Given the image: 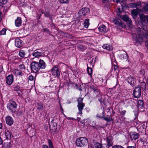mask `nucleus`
Wrapping results in <instances>:
<instances>
[{"instance_id":"nucleus-30","label":"nucleus","mask_w":148,"mask_h":148,"mask_svg":"<svg viewBox=\"0 0 148 148\" xmlns=\"http://www.w3.org/2000/svg\"><path fill=\"white\" fill-rule=\"evenodd\" d=\"M113 88H114L115 90V92L116 93H119L121 91V86L119 85L118 82H116V86Z\"/></svg>"},{"instance_id":"nucleus-25","label":"nucleus","mask_w":148,"mask_h":148,"mask_svg":"<svg viewBox=\"0 0 148 148\" xmlns=\"http://www.w3.org/2000/svg\"><path fill=\"white\" fill-rule=\"evenodd\" d=\"M119 58L122 60H125L126 61L128 58V56L127 53L125 52L123 53H121L118 55Z\"/></svg>"},{"instance_id":"nucleus-44","label":"nucleus","mask_w":148,"mask_h":148,"mask_svg":"<svg viewBox=\"0 0 148 148\" xmlns=\"http://www.w3.org/2000/svg\"><path fill=\"white\" fill-rule=\"evenodd\" d=\"M90 19L88 18L86 19L84 21V25L85 27L88 28L90 25Z\"/></svg>"},{"instance_id":"nucleus-6","label":"nucleus","mask_w":148,"mask_h":148,"mask_svg":"<svg viewBox=\"0 0 148 148\" xmlns=\"http://www.w3.org/2000/svg\"><path fill=\"white\" fill-rule=\"evenodd\" d=\"M127 82L133 87L134 86L136 82V78L135 76L128 77L126 79Z\"/></svg>"},{"instance_id":"nucleus-64","label":"nucleus","mask_w":148,"mask_h":148,"mask_svg":"<svg viewBox=\"0 0 148 148\" xmlns=\"http://www.w3.org/2000/svg\"><path fill=\"white\" fill-rule=\"evenodd\" d=\"M3 138L0 136V145H1L3 143Z\"/></svg>"},{"instance_id":"nucleus-19","label":"nucleus","mask_w":148,"mask_h":148,"mask_svg":"<svg viewBox=\"0 0 148 148\" xmlns=\"http://www.w3.org/2000/svg\"><path fill=\"white\" fill-rule=\"evenodd\" d=\"M122 19L123 21L127 22V25L128 26H130L132 24V21L127 15H125L123 16Z\"/></svg>"},{"instance_id":"nucleus-16","label":"nucleus","mask_w":148,"mask_h":148,"mask_svg":"<svg viewBox=\"0 0 148 148\" xmlns=\"http://www.w3.org/2000/svg\"><path fill=\"white\" fill-rule=\"evenodd\" d=\"M14 88V90L17 92L18 96L20 97H21L22 96L21 93H22V90L20 89V87L18 84L15 85L13 87Z\"/></svg>"},{"instance_id":"nucleus-61","label":"nucleus","mask_w":148,"mask_h":148,"mask_svg":"<svg viewBox=\"0 0 148 148\" xmlns=\"http://www.w3.org/2000/svg\"><path fill=\"white\" fill-rule=\"evenodd\" d=\"M141 125L140 128H142L144 130H145L146 128V126H145V124L143 123L141 124Z\"/></svg>"},{"instance_id":"nucleus-39","label":"nucleus","mask_w":148,"mask_h":148,"mask_svg":"<svg viewBox=\"0 0 148 148\" xmlns=\"http://www.w3.org/2000/svg\"><path fill=\"white\" fill-rule=\"evenodd\" d=\"M15 72V75H16V76H20V77L21 76H22L24 74L21 70L18 69H16Z\"/></svg>"},{"instance_id":"nucleus-41","label":"nucleus","mask_w":148,"mask_h":148,"mask_svg":"<svg viewBox=\"0 0 148 148\" xmlns=\"http://www.w3.org/2000/svg\"><path fill=\"white\" fill-rule=\"evenodd\" d=\"M102 144L99 142H96L94 144L92 148H103Z\"/></svg>"},{"instance_id":"nucleus-27","label":"nucleus","mask_w":148,"mask_h":148,"mask_svg":"<svg viewBox=\"0 0 148 148\" xmlns=\"http://www.w3.org/2000/svg\"><path fill=\"white\" fill-rule=\"evenodd\" d=\"M126 105L127 106H132L135 104L133 99H127L125 100Z\"/></svg>"},{"instance_id":"nucleus-47","label":"nucleus","mask_w":148,"mask_h":148,"mask_svg":"<svg viewBox=\"0 0 148 148\" xmlns=\"http://www.w3.org/2000/svg\"><path fill=\"white\" fill-rule=\"evenodd\" d=\"M114 22L115 24L118 25L119 26L120 25L121 26H122L123 22L121 21L120 22L118 20L114 19Z\"/></svg>"},{"instance_id":"nucleus-62","label":"nucleus","mask_w":148,"mask_h":148,"mask_svg":"<svg viewBox=\"0 0 148 148\" xmlns=\"http://www.w3.org/2000/svg\"><path fill=\"white\" fill-rule=\"evenodd\" d=\"M28 78L29 79L30 81H32L34 80V77L33 75H31L29 76Z\"/></svg>"},{"instance_id":"nucleus-21","label":"nucleus","mask_w":148,"mask_h":148,"mask_svg":"<svg viewBox=\"0 0 148 148\" xmlns=\"http://www.w3.org/2000/svg\"><path fill=\"white\" fill-rule=\"evenodd\" d=\"M133 40L136 43L140 44L141 42L143 41V37L141 35H139L137 36L136 35L135 37L133 36Z\"/></svg>"},{"instance_id":"nucleus-2","label":"nucleus","mask_w":148,"mask_h":148,"mask_svg":"<svg viewBox=\"0 0 148 148\" xmlns=\"http://www.w3.org/2000/svg\"><path fill=\"white\" fill-rule=\"evenodd\" d=\"M88 140L87 138L84 137H81L77 139L75 144L78 147H82L86 146L87 145Z\"/></svg>"},{"instance_id":"nucleus-63","label":"nucleus","mask_w":148,"mask_h":148,"mask_svg":"<svg viewBox=\"0 0 148 148\" xmlns=\"http://www.w3.org/2000/svg\"><path fill=\"white\" fill-rule=\"evenodd\" d=\"M44 130L47 131L48 129V127L47 124H45L44 125Z\"/></svg>"},{"instance_id":"nucleus-40","label":"nucleus","mask_w":148,"mask_h":148,"mask_svg":"<svg viewBox=\"0 0 148 148\" xmlns=\"http://www.w3.org/2000/svg\"><path fill=\"white\" fill-rule=\"evenodd\" d=\"M37 108L38 109L42 111L44 107L42 103L40 102H38L37 103Z\"/></svg>"},{"instance_id":"nucleus-55","label":"nucleus","mask_w":148,"mask_h":148,"mask_svg":"<svg viewBox=\"0 0 148 148\" xmlns=\"http://www.w3.org/2000/svg\"><path fill=\"white\" fill-rule=\"evenodd\" d=\"M112 148H125V147L121 145H116L112 146Z\"/></svg>"},{"instance_id":"nucleus-33","label":"nucleus","mask_w":148,"mask_h":148,"mask_svg":"<svg viewBox=\"0 0 148 148\" xmlns=\"http://www.w3.org/2000/svg\"><path fill=\"white\" fill-rule=\"evenodd\" d=\"M87 71L88 75H90V77L92 78L93 70L91 68L89 67L88 66V64H87Z\"/></svg>"},{"instance_id":"nucleus-5","label":"nucleus","mask_w":148,"mask_h":148,"mask_svg":"<svg viewBox=\"0 0 148 148\" xmlns=\"http://www.w3.org/2000/svg\"><path fill=\"white\" fill-rule=\"evenodd\" d=\"M145 78V77L144 76V77L143 78V80H141L140 79H139L138 80L139 84H138L137 87H138L142 89L144 91L146 90V87L147 85L146 82H145L144 80V79Z\"/></svg>"},{"instance_id":"nucleus-60","label":"nucleus","mask_w":148,"mask_h":148,"mask_svg":"<svg viewBox=\"0 0 148 148\" xmlns=\"http://www.w3.org/2000/svg\"><path fill=\"white\" fill-rule=\"evenodd\" d=\"M45 11V10L43 9H40L38 10L39 13H40L39 14H41L42 16V14H44Z\"/></svg>"},{"instance_id":"nucleus-22","label":"nucleus","mask_w":148,"mask_h":148,"mask_svg":"<svg viewBox=\"0 0 148 148\" xmlns=\"http://www.w3.org/2000/svg\"><path fill=\"white\" fill-rule=\"evenodd\" d=\"M5 121L6 124L9 126L12 125L14 123V120L13 118L8 115L5 118Z\"/></svg>"},{"instance_id":"nucleus-42","label":"nucleus","mask_w":148,"mask_h":148,"mask_svg":"<svg viewBox=\"0 0 148 148\" xmlns=\"http://www.w3.org/2000/svg\"><path fill=\"white\" fill-rule=\"evenodd\" d=\"M139 9L138 8H137L136 9H134L132 10L131 13L132 14L135 16H137L138 13Z\"/></svg>"},{"instance_id":"nucleus-48","label":"nucleus","mask_w":148,"mask_h":148,"mask_svg":"<svg viewBox=\"0 0 148 148\" xmlns=\"http://www.w3.org/2000/svg\"><path fill=\"white\" fill-rule=\"evenodd\" d=\"M7 29L5 28H3L0 31V36L5 35L6 34Z\"/></svg>"},{"instance_id":"nucleus-36","label":"nucleus","mask_w":148,"mask_h":148,"mask_svg":"<svg viewBox=\"0 0 148 148\" xmlns=\"http://www.w3.org/2000/svg\"><path fill=\"white\" fill-rule=\"evenodd\" d=\"M77 49L80 51H84L86 49L85 46L82 44H79L77 46Z\"/></svg>"},{"instance_id":"nucleus-32","label":"nucleus","mask_w":148,"mask_h":148,"mask_svg":"<svg viewBox=\"0 0 148 148\" xmlns=\"http://www.w3.org/2000/svg\"><path fill=\"white\" fill-rule=\"evenodd\" d=\"M102 47L104 49L109 51L113 49L112 46L110 45L109 44H104L102 46Z\"/></svg>"},{"instance_id":"nucleus-59","label":"nucleus","mask_w":148,"mask_h":148,"mask_svg":"<svg viewBox=\"0 0 148 148\" xmlns=\"http://www.w3.org/2000/svg\"><path fill=\"white\" fill-rule=\"evenodd\" d=\"M59 1L62 3H66L69 2V0H59Z\"/></svg>"},{"instance_id":"nucleus-10","label":"nucleus","mask_w":148,"mask_h":148,"mask_svg":"<svg viewBox=\"0 0 148 148\" xmlns=\"http://www.w3.org/2000/svg\"><path fill=\"white\" fill-rule=\"evenodd\" d=\"M141 89L138 87L136 86L133 91V95L135 98H139L141 96Z\"/></svg>"},{"instance_id":"nucleus-15","label":"nucleus","mask_w":148,"mask_h":148,"mask_svg":"<svg viewBox=\"0 0 148 148\" xmlns=\"http://www.w3.org/2000/svg\"><path fill=\"white\" fill-rule=\"evenodd\" d=\"M44 15L45 17L49 18L51 22L53 21V15L52 13H51V11L49 10L48 9L47 10H45Z\"/></svg>"},{"instance_id":"nucleus-54","label":"nucleus","mask_w":148,"mask_h":148,"mask_svg":"<svg viewBox=\"0 0 148 148\" xmlns=\"http://www.w3.org/2000/svg\"><path fill=\"white\" fill-rule=\"evenodd\" d=\"M145 139L143 140V139L140 138V140L141 142L143 143V144L146 145H148V142H147L146 141H145Z\"/></svg>"},{"instance_id":"nucleus-4","label":"nucleus","mask_w":148,"mask_h":148,"mask_svg":"<svg viewBox=\"0 0 148 148\" xmlns=\"http://www.w3.org/2000/svg\"><path fill=\"white\" fill-rule=\"evenodd\" d=\"M90 9L86 7L82 8L78 12V16L79 17H82L83 16H86L90 13Z\"/></svg>"},{"instance_id":"nucleus-37","label":"nucleus","mask_w":148,"mask_h":148,"mask_svg":"<svg viewBox=\"0 0 148 148\" xmlns=\"http://www.w3.org/2000/svg\"><path fill=\"white\" fill-rule=\"evenodd\" d=\"M36 50L34 51V52L32 53V55L36 57L41 56L43 53L42 52H39L38 51L36 52Z\"/></svg>"},{"instance_id":"nucleus-51","label":"nucleus","mask_w":148,"mask_h":148,"mask_svg":"<svg viewBox=\"0 0 148 148\" xmlns=\"http://www.w3.org/2000/svg\"><path fill=\"white\" fill-rule=\"evenodd\" d=\"M83 98L81 97H79L77 100V104L81 103H83Z\"/></svg>"},{"instance_id":"nucleus-13","label":"nucleus","mask_w":148,"mask_h":148,"mask_svg":"<svg viewBox=\"0 0 148 148\" xmlns=\"http://www.w3.org/2000/svg\"><path fill=\"white\" fill-rule=\"evenodd\" d=\"M106 113L104 111H103L102 113V115H99V114L97 113L96 115L97 118H102L103 119L106 121L107 122H109L111 121L112 118H111L110 116H108V117H105Z\"/></svg>"},{"instance_id":"nucleus-12","label":"nucleus","mask_w":148,"mask_h":148,"mask_svg":"<svg viewBox=\"0 0 148 148\" xmlns=\"http://www.w3.org/2000/svg\"><path fill=\"white\" fill-rule=\"evenodd\" d=\"M141 3L140 1L136 3H130L125 5L126 8H138L141 7Z\"/></svg>"},{"instance_id":"nucleus-7","label":"nucleus","mask_w":148,"mask_h":148,"mask_svg":"<svg viewBox=\"0 0 148 148\" xmlns=\"http://www.w3.org/2000/svg\"><path fill=\"white\" fill-rule=\"evenodd\" d=\"M51 71L52 75L58 77L60 76V72L58 66H54L51 69Z\"/></svg>"},{"instance_id":"nucleus-9","label":"nucleus","mask_w":148,"mask_h":148,"mask_svg":"<svg viewBox=\"0 0 148 148\" xmlns=\"http://www.w3.org/2000/svg\"><path fill=\"white\" fill-rule=\"evenodd\" d=\"M14 81V76L12 74H10L7 76L5 78L6 84L9 86H10Z\"/></svg>"},{"instance_id":"nucleus-18","label":"nucleus","mask_w":148,"mask_h":148,"mask_svg":"<svg viewBox=\"0 0 148 148\" xmlns=\"http://www.w3.org/2000/svg\"><path fill=\"white\" fill-rule=\"evenodd\" d=\"M113 138L112 136H109L106 137V141L107 143V145L109 146V147H112V145L113 144Z\"/></svg>"},{"instance_id":"nucleus-23","label":"nucleus","mask_w":148,"mask_h":148,"mask_svg":"<svg viewBox=\"0 0 148 148\" xmlns=\"http://www.w3.org/2000/svg\"><path fill=\"white\" fill-rule=\"evenodd\" d=\"M15 45L18 48L21 47L23 44V41L18 38H16L15 40Z\"/></svg>"},{"instance_id":"nucleus-58","label":"nucleus","mask_w":148,"mask_h":148,"mask_svg":"<svg viewBox=\"0 0 148 148\" xmlns=\"http://www.w3.org/2000/svg\"><path fill=\"white\" fill-rule=\"evenodd\" d=\"M101 128H103V127L102 126L98 125L96 126L94 129L95 130H101Z\"/></svg>"},{"instance_id":"nucleus-1","label":"nucleus","mask_w":148,"mask_h":148,"mask_svg":"<svg viewBox=\"0 0 148 148\" xmlns=\"http://www.w3.org/2000/svg\"><path fill=\"white\" fill-rule=\"evenodd\" d=\"M46 66L45 62L41 59H40L38 62L32 61L30 64L31 71L35 73L38 72L40 69H45Z\"/></svg>"},{"instance_id":"nucleus-17","label":"nucleus","mask_w":148,"mask_h":148,"mask_svg":"<svg viewBox=\"0 0 148 148\" xmlns=\"http://www.w3.org/2000/svg\"><path fill=\"white\" fill-rule=\"evenodd\" d=\"M137 107L140 109L141 111L143 112L145 110L144 104L143 100L139 99L137 101Z\"/></svg>"},{"instance_id":"nucleus-46","label":"nucleus","mask_w":148,"mask_h":148,"mask_svg":"<svg viewBox=\"0 0 148 148\" xmlns=\"http://www.w3.org/2000/svg\"><path fill=\"white\" fill-rule=\"evenodd\" d=\"M10 142L7 143L5 142L2 145V148H10V146L9 145H10Z\"/></svg>"},{"instance_id":"nucleus-34","label":"nucleus","mask_w":148,"mask_h":148,"mask_svg":"<svg viewBox=\"0 0 148 148\" xmlns=\"http://www.w3.org/2000/svg\"><path fill=\"white\" fill-rule=\"evenodd\" d=\"M5 135L6 137V139L10 140L11 138L12 133L9 130H5Z\"/></svg>"},{"instance_id":"nucleus-38","label":"nucleus","mask_w":148,"mask_h":148,"mask_svg":"<svg viewBox=\"0 0 148 148\" xmlns=\"http://www.w3.org/2000/svg\"><path fill=\"white\" fill-rule=\"evenodd\" d=\"M26 53L27 52L26 51L21 49L19 51L18 55L21 57L23 58L25 57Z\"/></svg>"},{"instance_id":"nucleus-3","label":"nucleus","mask_w":148,"mask_h":148,"mask_svg":"<svg viewBox=\"0 0 148 148\" xmlns=\"http://www.w3.org/2000/svg\"><path fill=\"white\" fill-rule=\"evenodd\" d=\"M17 106L18 104L15 101L10 100L7 104V108L9 111L13 112L17 108Z\"/></svg>"},{"instance_id":"nucleus-52","label":"nucleus","mask_w":148,"mask_h":148,"mask_svg":"<svg viewBox=\"0 0 148 148\" xmlns=\"http://www.w3.org/2000/svg\"><path fill=\"white\" fill-rule=\"evenodd\" d=\"M64 37H66L67 38H72L73 36L70 34L65 33L64 34Z\"/></svg>"},{"instance_id":"nucleus-20","label":"nucleus","mask_w":148,"mask_h":148,"mask_svg":"<svg viewBox=\"0 0 148 148\" xmlns=\"http://www.w3.org/2000/svg\"><path fill=\"white\" fill-rule=\"evenodd\" d=\"M84 103H81L77 104V107L78 108V112L77 114L79 115H82V110L85 107Z\"/></svg>"},{"instance_id":"nucleus-26","label":"nucleus","mask_w":148,"mask_h":148,"mask_svg":"<svg viewBox=\"0 0 148 148\" xmlns=\"http://www.w3.org/2000/svg\"><path fill=\"white\" fill-rule=\"evenodd\" d=\"M48 144L49 146L47 145H42V148H54L53 143L51 140L49 139H48Z\"/></svg>"},{"instance_id":"nucleus-53","label":"nucleus","mask_w":148,"mask_h":148,"mask_svg":"<svg viewBox=\"0 0 148 148\" xmlns=\"http://www.w3.org/2000/svg\"><path fill=\"white\" fill-rule=\"evenodd\" d=\"M143 10L144 12H148V4H147L144 7L143 9Z\"/></svg>"},{"instance_id":"nucleus-43","label":"nucleus","mask_w":148,"mask_h":148,"mask_svg":"<svg viewBox=\"0 0 148 148\" xmlns=\"http://www.w3.org/2000/svg\"><path fill=\"white\" fill-rule=\"evenodd\" d=\"M13 112L16 114L17 116H22L23 114V112L22 110H14Z\"/></svg>"},{"instance_id":"nucleus-31","label":"nucleus","mask_w":148,"mask_h":148,"mask_svg":"<svg viewBox=\"0 0 148 148\" xmlns=\"http://www.w3.org/2000/svg\"><path fill=\"white\" fill-rule=\"evenodd\" d=\"M112 68L114 70V71L116 73L115 74L117 76L119 75V70L118 66L115 64H112Z\"/></svg>"},{"instance_id":"nucleus-29","label":"nucleus","mask_w":148,"mask_h":148,"mask_svg":"<svg viewBox=\"0 0 148 148\" xmlns=\"http://www.w3.org/2000/svg\"><path fill=\"white\" fill-rule=\"evenodd\" d=\"M51 123L52 124V125L51 127V125H50L49 127L50 129L51 130L55 133H56L57 131L56 130L57 129V123L56 122H53Z\"/></svg>"},{"instance_id":"nucleus-14","label":"nucleus","mask_w":148,"mask_h":148,"mask_svg":"<svg viewBox=\"0 0 148 148\" xmlns=\"http://www.w3.org/2000/svg\"><path fill=\"white\" fill-rule=\"evenodd\" d=\"M90 88L91 90L93 91L94 93L95 94L96 97L98 98L99 97L100 91L97 87L94 85H91L90 86Z\"/></svg>"},{"instance_id":"nucleus-11","label":"nucleus","mask_w":148,"mask_h":148,"mask_svg":"<svg viewBox=\"0 0 148 148\" xmlns=\"http://www.w3.org/2000/svg\"><path fill=\"white\" fill-rule=\"evenodd\" d=\"M107 79L105 77H102L100 76L98 77L97 79V82L98 84L102 86H105L107 84Z\"/></svg>"},{"instance_id":"nucleus-28","label":"nucleus","mask_w":148,"mask_h":148,"mask_svg":"<svg viewBox=\"0 0 148 148\" xmlns=\"http://www.w3.org/2000/svg\"><path fill=\"white\" fill-rule=\"evenodd\" d=\"M22 20L21 18L17 17L15 21V25L17 27H19L21 25Z\"/></svg>"},{"instance_id":"nucleus-49","label":"nucleus","mask_w":148,"mask_h":148,"mask_svg":"<svg viewBox=\"0 0 148 148\" xmlns=\"http://www.w3.org/2000/svg\"><path fill=\"white\" fill-rule=\"evenodd\" d=\"M126 112V111L125 110H123L121 112H120L119 113L120 114V115L121 116V117L123 118L124 117V119H125V118L124 117V116L125 115V114Z\"/></svg>"},{"instance_id":"nucleus-57","label":"nucleus","mask_w":148,"mask_h":148,"mask_svg":"<svg viewBox=\"0 0 148 148\" xmlns=\"http://www.w3.org/2000/svg\"><path fill=\"white\" fill-rule=\"evenodd\" d=\"M7 1H6L5 3L3 2V0H0V8H1L3 5L6 4Z\"/></svg>"},{"instance_id":"nucleus-56","label":"nucleus","mask_w":148,"mask_h":148,"mask_svg":"<svg viewBox=\"0 0 148 148\" xmlns=\"http://www.w3.org/2000/svg\"><path fill=\"white\" fill-rule=\"evenodd\" d=\"M90 124L91 125H90V126H92L93 127V129L94 130L96 126V122L94 121H92L90 123Z\"/></svg>"},{"instance_id":"nucleus-50","label":"nucleus","mask_w":148,"mask_h":148,"mask_svg":"<svg viewBox=\"0 0 148 148\" xmlns=\"http://www.w3.org/2000/svg\"><path fill=\"white\" fill-rule=\"evenodd\" d=\"M18 67L19 69H20V70L21 71L22 70H23V69L24 70L25 69V65L23 63L20 64L18 66Z\"/></svg>"},{"instance_id":"nucleus-45","label":"nucleus","mask_w":148,"mask_h":148,"mask_svg":"<svg viewBox=\"0 0 148 148\" xmlns=\"http://www.w3.org/2000/svg\"><path fill=\"white\" fill-rule=\"evenodd\" d=\"M145 73V70L144 69H140L139 72V74L141 77L144 76Z\"/></svg>"},{"instance_id":"nucleus-35","label":"nucleus","mask_w":148,"mask_h":148,"mask_svg":"<svg viewBox=\"0 0 148 148\" xmlns=\"http://www.w3.org/2000/svg\"><path fill=\"white\" fill-rule=\"evenodd\" d=\"M148 16L145 15L143 14H141L140 15V17L141 21L144 23H146V21Z\"/></svg>"},{"instance_id":"nucleus-24","label":"nucleus","mask_w":148,"mask_h":148,"mask_svg":"<svg viewBox=\"0 0 148 148\" xmlns=\"http://www.w3.org/2000/svg\"><path fill=\"white\" fill-rule=\"evenodd\" d=\"M99 31L101 33H105L108 31V29L107 27L104 25H100L98 28Z\"/></svg>"},{"instance_id":"nucleus-8","label":"nucleus","mask_w":148,"mask_h":148,"mask_svg":"<svg viewBox=\"0 0 148 148\" xmlns=\"http://www.w3.org/2000/svg\"><path fill=\"white\" fill-rule=\"evenodd\" d=\"M129 136L131 141H132L133 140L135 141L138 139L136 143H138L139 141L138 138L139 136L138 133L135 132L131 131L129 133Z\"/></svg>"}]
</instances>
